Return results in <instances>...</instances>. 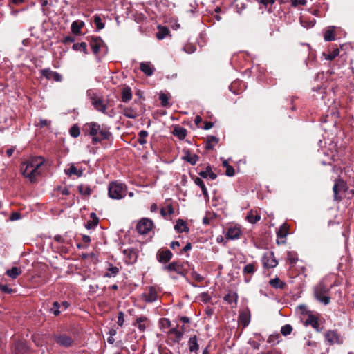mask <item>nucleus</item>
Instances as JSON below:
<instances>
[{
  "label": "nucleus",
  "instance_id": "1",
  "mask_svg": "<svg viewBox=\"0 0 354 354\" xmlns=\"http://www.w3.org/2000/svg\"><path fill=\"white\" fill-rule=\"evenodd\" d=\"M44 160L41 156L32 158L22 163L21 171L23 176L28 178L30 182L37 180L41 175L39 168L44 164Z\"/></svg>",
  "mask_w": 354,
  "mask_h": 354
},
{
  "label": "nucleus",
  "instance_id": "2",
  "mask_svg": "<svg viewBox=\"0 0 354 354\" xmlns=\"http://www.w3.org/2000/svg\"><path fill=\"white\" fill-rule=\"evenodd\" d=\"M83 131L93 137V144H97L103 140L109 139L111 135L107 129L102 128L99 124L94 122L86 124Z\"/></svg>",
  "mask_w": 354,
  "mask_h": 354
},
{
  "label": "nucleus",
  "instance_id": "3",
  "mask_svg": "<svg viewBox=\"0 0 354 354\" xmlns=\"http://www.w3.org/2000/svg\"><path fill=\"white\" fill-rule=\"evenodd\" d=\"M330 290L323 281H320L314 288V297L319 302L327 305L330 301V297L328 296Z\"/></svg>",
  "mask_w": 354,
  "mask_h": 354
},
{
  "label": "nucleus",
  "instance_id": "4",
  "mask_svg": "<svg viewBox=\"0 0 354 354\" xmlns=\"http://www.w3.org/2000/svg\"><path fill=\"white\" fill-rule=\"evenodd\" d=\"M127 187L122 183L111 182L109 185V196L113 199H121L126 196Z\"/></svg>",
  "mask_w": 354,
  "mask_h": 354
},
{
  "label": "nucleus",
  "instance_id": "5",
  "mask_svg": "<svg viewBox=\"0 0 354 354\" xmlns=\"http://www.w3.org/2000/svg\"><path fill=\"white\" fill-rule=\"evenodd\" d=\"M348 189L346 183L341 178H337L335 181V184L333 187L334 194V200L336 201H340L342 199V194L345 193Z\"/></svg>",
  "mask_w": 354,
  "mask_h": 354
},
{
  "label": "nucleus",
  "instance_id": "6",
  "mask_svg": "<svg viewBox=\"0 0 354 354\" xmlns=\"http://www.w3.org/2000/svg\"><path fill=\"white\" fill-rule=\"evenodd\" d=\"M152 221L148 218H142L137 224L136 230L139 234H146L152 229Z\"/></svg>",
  "mask_w": 354,
  "mask_h": 354
},
{
  "label": "nucleus",
  "instance_id": "7",
  "mask_svg": "<svg viewBox=\"0 0 354 354\" xmlns=\"http://www.w3.org/2000/svg\"><path fill=\"white\" fill-rule=\"evenodd\" d=\"M91 102L92 105L94 106L95 109L103 113H106L107 106L104 102V100L102 99V97L97 95H93V96L91 97Z\"/></svg>",
  "mask_w": 354,
  "mask_h": 354
},
{
  "label": "nucleus",
  "instance_id": "8",
  "mask_svg": "<svg viewBox=\"0 0 354 354\" xmlns=\"http://www.w3.org/2000/svg\"><path fill=\"white\" fill-rule=\"evenodd\" d=\"M165 269L170 272H175L182 276H185L187 273V271L184 268L183 265L176 261L170 263L168 266L165 267Z\"/></svg>",
  "mask_w": 354,
  "mask_h": 354
},
{
  "label": "nucleus",
  "instance_id": "9",
  "mask_svg": "<svg viewBox=\"0 0 354 354\" xmlns=\"http://www.w3.org/2000/svg\"><path fill=\"white\" fill-rule=\"evenodd\" d=\"M263 263L266 268H273L277 266L278 262L275 259L274 253L270 252L263 256Z\"/></svg>",
  "mask_w": 354,
  "mask_h": 354
},
{
  "label": "nucleus",
  "instance_id": "10",
  "mask_svg": "<svg viewBox=\"0 0 354 354\" xmlns=\"http://www.w3.org/2000/svg\"><path fill=\"white\" fill-rule=\"evenodd\" d=\"M42 76L47 80H53L56 82H61L62 77L60 74L55 71H51L50 68H45L41 71Z\"/></svg>",
  "mask_w": 354,
  "mask_h": 354
},
{
  "label": "nucleus",
  "instance_id": "11",
  "mask_svg": "<svg viewBox=\"0 0 354 354\" xmlns=\"http://www.w3.org/2000/svg\"><path fill=\"white\" fill-rule=\"evenodd\" d=\"M103 41L100 37H92L89 40L91 48L95 55H97Z\"/></svg>",
  "mask_w": 354,
  "mask_h": 354
},
{
  "label": "nucleus",
  "instance_id": "12",
  "mask_svg": "<svg viewBox=\"0 0 354 354\" xmlns=\"http://www.w3.org/2000/svg\"><path fill=\"white\" fill-rule=\"evenodd\" d=\"M325 338L330 345L340 344L342 342L339 335L335 330H329L326 333Z\"/></svg>",
  "mask_w": 354,
  "mask_h": 354
},
{
  "label": "nucleus",
  "instance_id": "13",
  "mask_svg": "<svg viewBox=\"0 0 354 354\" xmlns=\"http://www.w3.org/2000/svg\"><path fill=\"white\" fill-rule=\"evenodd\" d=\"M55 339L58 344L65 347L71 346L73 342V339L66 335L55 336Z\"/></svg>",
  "mask_w": 354,
  "mask_h": 354
},
{
  "label": "nucleus",
  "instance_id": "14",
  "mask_svg": "<svg viewBox=\"0 0 354 354\" xmlns=\"http://www.w3.org/2000/svg\"><path fill=\"white\" fill-rule=\"evenodd\" d=\"M239 322L243 327L249 325L250 322V312L248 309L241 311L239 316Z\"/></svg>",
  "mask_w": 354,
  "mask_h": 354
},
{
  "label": "nucleus",
  "instance_id": "15",
  "mask_svg": "<svg viewBox=\"0 0 354 354\" xmlns=\"http://www.w3.org/2000/svg\"><path fill=\"white\" fill-rule=\"evenodd\" d=\"M168 334L171 335V339L174 343H178L183 336V331H180L177 328H172L168 332Z\"/></svg>",
  "mask_w": 354,
  "mask_h": 354
},
{
  "label": "nucleus",
  "instance_id": "16",
  "mask_svg": "<svg viewBox=\"0 0 354 354\" xmlns=\"http://www.w3.org/2000/svg\"><path fill=\"white\" fill-rule=\"evenodd\" d=\"M188 346L190 353L198 354L199 350V344L198 343V338L196 335L191 337L188 341Z\"/></svg>",
  "mask_w": 354,
  "mask_h": 354
},
{
  "label": "nucleus",
  "instance_id": "17",
  "mask_svg": "<svg viewBox=\"0 0 354 354\" xmlns=\"http://www.w3.org/2000/svg\"><path fill=\"white\" fill-rule=\"evenodd\" d=\"M172 256L171 252L169 250L159 251L158 253V261L160 263H167L171 260Z\"/></svg>",
  "mask_w": 354,
  "mask_h": 354
},
{
  "label": "nucleus",
  "instance_id": "18",
  "mask_svg": "<svg viewBox=\"0 0 354 354\" xmlns=\"http://www.w3.org/2000/svg\"><path fill=\"white\" fill-rule=\"evenodd\" d=\"M241 234V230L237 227H230L227 229L226 238L228 239H236L240 237Z\"/></svg>",
  "mask_w": 354,
  "mask_h": 354
},
{
  "label": "nucleus",
  "instance_id": "19",
  "mask_svg": "<svg viewBox=\"0 0 354 354\" xmlns=\"http://www.w3.org/2000/svg\"><path fill=\"white\" fill-rule=\"evenodd\" d=\"M157 292L153 287H149L148 292L143 294V297L147 302H153L157 299Z\"/></svg>",
  "mask_w": 354,
  "mask_h": 354
},
{
  "label": "nucleus",
  "instance_id": "20",
  "mask_svg": "<svg viewBox=\"0 0 354 354\" xmlns=\"http://www.w3.org/2000/svg\"><path fill=\"white\" fill-rule=\"evenodd\" d=\"M219 142V138L214 136H208L205 140V148L208 150L214 149V146Z\"/></svg>",
  "mask_w": 354,
  "mask_h": 354
},
{
  "label": "nucleus",
  "instance_id": "21",
  "mask_svg": "<svg viewBox=\"0 0 354 354\" xmlns=\"http://www.w3.org/2000/svg\"><path fill=\"white\" fill-rule=\"evenodd\" d=\"M140 68L147 76H151L154 71V68L150 62L140 63Z\"/></svg>",
  "mask_w": 354,
  "mask_h": 354
},
{
  "label": "nucleus",
  "instance_id": "22",
  "mask_svg": "<svg viewBox=\"0 0 354 354\" xmlns=\"http://www.w3.org/2000/svg\"><path fill=\"white\" fill-rule=\"evenodd\" d=\"M174 229L179 233L183 232H187L189 231L186 222L182 219L177 220Z\"/></svg>",
  "mask_w": 354,
  "mask_h": 354
},
{
  "label": "nucleus",
  "instance_id": "23",
  "mask_svg": "<svg viewBox=\"0 0 354 354\" xmlns=\"http://www.w3.org/2000/svg\"><path fill=\"white\" fill-rule=\"evenodd\" d=\"M84 170L80 169H77L73 164H71L68 169L65 170L66 174L68 176L76 175L80 177L83 175Z\"/></svg>",
  "mask_w": 354,
  "mask_h": 354
},
{
  "label": "nucleus",
  "instance_id": "24",
  "mask_svg": "<svg viewBox=\"0 0 354 354\" xmlns=\"http://www.w3.org/2000/svg\"><path fill=\"white\" fill-rule=\"evenodd\" d=\"M122 101L127 102L132 98V93L130 87L124 86L122 90Z\"/></svg>",
  "mask_w": 354,
  "mask_h": 354
},
{
  "label": "nucleus",
  "instance_id": "25",
  "mask_svg": "<svg viewBox=\"0 0 354 354\" xmlns=\"http://www.w3.org/2000/svg\"><path fill=\"white\" fill-rule=\"evenodd\" d=\"M173 134L180 140H183L187 136V130L183 127L177 126L174 127Z\"/></svg>",
  "mask_w": 354,
  "mask_h": 354
},
{
  "label": "nucleus",
  "instance_id": "26",
  "mask_svg": "<svg viewBox=\"0 0 354 354\" xmlns=\"http://www.w3.org/2000/svg\"><path fill=\"white\" fill-rule=\"evenodd\" d=\"M306 324L312 326L316 330L319 331V324L317 317L309 315L306 320Z\"/></svg>",
  "mask_w": 354,
  "mask_h": 354
},
{
  "label": "nucleus",
  "instance_id": "27",
  "mask_svg": "<svg viewBox=\"0 0 354 354\" xmlns=\"http://www.w3.org/2000/svg\"><path fill=\"white\" fill-rule=\"evenodd\" d=\"M147 320V318L146 317H140L137 318L133 324L135 326H138L140 332H144L146 329V326L144 322H145Z\"/></svg>",
  "mask_w": 354,
  "mask_h": 354
},
{
  "label": "nucleus",
  "instance_id": "28",
  "mask_svg": "<svg viewBox=\"0 0 354 354\" xmlns=\"http://www.w3.org/2000/svg\"><path fill=\"white\" fill-rule=\"evenodd\" d=\"M28 347L23 342H19L15 344V354H24L27 352Z\"/></svg>",
  "mask_w": 354,
  "mask_h": 354
},
{
  "label": "nucleus",
  "instance_id": "29",
  "mask_svg": "<svg viewBox=\"0 0 354 354\" xmlns=\"http://www.w3.org/2000/svg\"><path fill=\"white\" fill-rule=\"evenodd\" d=\"M199 158L196 154H192L189 151H187L185 153V156L183 157V160L190 163L192 165H194L196 162L198 160Z\"/></svg>",
  "mask_w": 354,
  "mask_h": 354
},
{
  "label": "nucleus",
  "instance_id": "30",
  "mask_svg": "<svg viewBox=\"0 0 354 354\" xmlns=\"http://www.w3.org/2000/svg\"><path fill=\"white\" fill-rule=\"evenodd\" d=\"M158 30L156 37L159 40L164 39L169 33V29L165 26H158Z\"/></svg>",
  "mask_w": 354,
  "mask_h": 354
},
{
  "label": "nucleus",
  "instance_id": "31",
  "mask_svg": "<svg viewBox=\"0 0 354 354\" xmlns=\"http://www.w3.org/2000/svg\"><path fill=\"white\" fill-rule=\"evenodd\" d=\"M199 175H200V176H201L202 178H206L208 176H209V178L212 180H214L217 177L216 174L212 171V168L210 166H207L206 167L205 171L199 172Z\"/></svg>",
  "mask_w": 354,
  "mask_h": 354
},
{
  "label": "nucleus",
  "instance_id": "32",
  "mask_svg": "<svg viewBox=\"0 0 354 354\" xmlns=\"http://www.w3.org/2000/svg\"><path fill=\"white\" fill-rule=\"evenodd\" d=\"M269 283L271 286L275 288L283 289L286 286V283L281 281L278 277L270 279Z\"/></svg>",
  "mask_w": 354,
  "mask_h": 354
},
{
  "label": "nucleus",
  "instance_id": "33",
  "mask_svg": "<svg viewBox=\"0 0 354 354\" xmlns=\"http://www.w3.org/2000/svg\"><path fill=\"white\" fill-rule=\"evenodd\" d=\"M123 115L128 118L132 119H134L138 117V113L136 111L131 107L124 108L123 110Z\"/></svg>",
  "mask_w": 354,
  "mask_h": 354
},
{
  "label": "nucleus",
  "instance_id": "34",
  "mask_svg": "<svg viewBox=\"0 0 354 354\" xmlns=\"http://www.w3.org/2000/svg\"><path fill=\"white\" fill-rule=\"evenodd\" d=\"M22 271L17 267H12L11 269L6 271V274L12 279H16L21 274Z\"/></svg>",
  "mask_w": 354,
  "mask_h": 354
},
{
  "label": "nucleus",
  "instance_id": "35",
  "mask_svg": "<svg viewBox=\"0 0 354 354\" xmlns=\"http://www.w3.org/2000/svg\"><path fill=\"white\" fill-rule=\"evenodd\" d=\"M78 191L82 195L86 196H90L92 193V189L90 186L84 184H81L78 186Z\"/></svg>",
  "mask_w": 354,
  "mask_h": 354
},
{
  "label": "nucleus",
  "instance_id": "36",
  "mask_svg": "<svg viewBox=\"0 0 354 354\" xmlns=\"http://www.w3.org/2000/svg\"><path fill=\"white\" fill-rule=\"evenodd\" d=\"M288 234V227L286 224H283L277 232V236L281 239H285Z\"/></svg>",
  "mask_w": 354,
  "mask_h": 354
},
{
  "label": "nucleus",
  "instance_id": "37",
  "mask_svg": "<svg viewBox=\"0 0 354 354\" xmlns=\"http://www.w3.org/2000/svg\"><path fill=\"white\" fill-rule=\"evenodd\" d=\"M119 272V268L115 266H111L108 268L106 272L104 274V277H114Z\"/></svg>",
  "mask_w": 354,
  "mask_h": 354
},
{
  "label": "nucleus",
  "instance_id": "38",
  "mask_svg": "<svg viewBox=\"0 0 354 354\" xmlns=\"http://www.w3.org/2000/svg\"><path fill=\"white\" fill-rule=\"evenodd\" d=\"M194 183L196 185H197L198 186H199L202 190V192L203 194V195L205 196V197H207L208 196V192H207V189L205 185V183L203 181L202 179H201L200 178L198 177H196L195 179H194Z\"/></svg>",
  "mask_w": 354,
  "mask_h": 354
},
{
  "label": "nucleus",
  "instance_id": "39",
  "mask_svg": "<svg viewBox=\"0 0 354 354\" xmlns=\"http://www.w3.org/2000/svg\"><path fill=\"white\" fill-rule=\"evenodd\" d=\"M73 49L74 50H82L84 54H88L87 51V44L86 42L81 43H75L73 46Z\"/></svg>",
  "mask_w": 354,
  "mask_h": 354
},
{
  "label": "nucleus",
  "instance_id": "40",
  "mask_svg": "<svg viewBox=\"0 0 354 354\" xmlns=\"http://www.w3.org/2000/svg\"><path fill=\"white\" fill-rule=\"evenodd\" d=\"M83 26L84 23L82 21H75L71 24V31L74 34H79Z\"/></svg>",
  "mask_w": 354,
  "mask_h": 354
},
{
  "label": "nucleus",
  "instance_id": "41",
  "mask_svg": "<svg viewBox=\"0 0 354 354\" xmlns=\"http://www.w3.org/2000/svg\"><path fill=\"white\" fill-rule=\"evenodd\" d=\"M324 40L326 41H334L335 39V30L333 28H330L324 32Z\"/></svg>",
  "mask_w": 354,
  "mask_h": 354
},
{
  "label": "nucleus",
  "instance_id": "42",
  "mask_svg": "<svg viewBox=\"0 0 354 354\" xmlns=\"http://www.w3.org/2000/svg\"><path fill=\"white\" fill-rule=\"evenodd\" d=\"M237 297L238 295L236 293H228L224 297V300L230 304L234 302L236 305L237 302Z\"/></svg>",
  "mask_w": 354,
  "mask_h": 354
},
{
  "label": "nucleus",
  "instance_id": "43",
  "mask_svg": "<svg viewBox=\"0 0 354 354\" xmlns=\"http://www.w3.org/2000/svg\"><path fill=\"white\" fill-rule=\"evenodd\" d=\"M260 215L258 214H254L253 212H250L248 214L246 218L251 223H256L260 220Z\"/></svg>",
  "mask_w": 354,
  "mask_h": 354
},
{
  "label": "nucleus",
  "instance_id": "44",
  "mask_svg": "<svg viewBox=\"0 0 354 354\" xmlns=\"http://www.w3.org/2000/svg\"><path fill=\"white\" fill-rule=\"evenodd\" d=\"M287 261L290 264H295L298 261L297 253L295 252H288L287 253Z\"/></svg>",
  "mask_w": 354,
  "mask_h": 354
},
{
  "label": "nucleus",
  "instance_id": "45",
  "mask_svg": "<svg viewBox=\"0 0 354 354\" xmlns=\"http://www.w3.org/2000/svg\"><path fill=\"white\" fill-rule=\"evenodd\" d=\"M148 136V132L145 130H142L138 133V142L141 145H144L147 142L145 138Z\"/></svg>",
  "mask_w": 354,
  "mask_h": 354
},
{
  "label": "nucleus",
  "instance_id": "46",
  "mask_svg": "<svg viewBox=\"0 0 354 354\" xmlns=\"http://www.w3.org/2000/svg\"><path fill=\"white\" fill-rule=\"evenodd\" d=\"M292 331V327L290 324H286L281 328V333L283 335H290Z\"/></svg>",
  "mask_w": 354,
  "mask_h": 354
},
{
  "label": "nucleus",
  "instance_id": "47",
  "mask_svg": "<svg viewBox=\"0 0 354 354\" xmlns=\"http://www.w3.org/2000/svg\"><path fill=\"white\" fill-rule=\"evenodd\" d=\"M159 100L162 106L166 107L169 105L168 97L165 93H160L159 95Z\"/></svg>",
  "mask_w": 354,
  "mask_h": 354
},
{
  "label": "nucleus",
  "instance_id": "48",
  "mask_svg": "<svg viewBox=\"0 0 354 354\" xmlns=\"http://www.w3.org/2000/svg\"><path fill=\"white\" fill-rule=\"evenodd\" d=\"M60 308V304L57 301H55L50 308V312H52L55 316H58L60 314V310H59Z\"/></svg>",
  "mask_w": 354,
  "mask_h": 354
},
{
  "label": "nucleus",
  "instance_id": "49",
  "mask_svg": "<svg viewBox=\"0 0 354 354\" xmlns=\"http://www.w3.org/2000/svg\"><path fill=\"white\" fill-rule=\"evenodd\" d=\"M256 268L254 263H249L243 268L244 274H252L254 272Z\"/></svg>",
  "mask_w": 354,
  "mask_h": 354
},
{
  "label": "nucleus",
  "instance_id": "50",
  "mask_svg": "<svg viewBox=\"0 0 354 354\" xmlns=\"http://www.w3.org/2000/svg\"><path fill=\"white\" fill-rule=\"evenodd\" d=\"M280 335L279 334H275V335H270L268 339V342L270 343L273 345L279 343Z\"/></svg>",
  "mask_w": 354,
  "mask_h": 354
},
{
  "label": "nucleus",
  "instance_id": "51",
  "mask_svg": "<svg viewBox=\"0 0 354 354\" xmlns=\"http://www.w3.org/2000/svg\"><path fill=\"white\" fill-rule=\"evenodd\" d=\"M124 254L128 255L131 260H135L136 258V253L135 250L132 248L124 250Z\"/></svg>",
  "mask_w": 354,
  "mask_h": 354
},
{
  "label": "nucleus",
  "instance_id": "52",
  "mask_svg": "<svg viewBox=\"0 0 354 354\" xmlns=\"http://www.w3.org/2000/svg\"><path fill=\"white\" fill-rule=\"evenodd\" d=\"M80 128L77 126V125H73L71 129H70V134L72 137L73 138H77L80 135Z\"/></svg>",
  "mask_w": 354,
  "mask_h": 354
},
{
  "label": "nucleus",
  "instance_id": "53",
  "mask_svg": "<svg viewBox=\"0 0 354 354\" xmlns=\"http://www.w3.org/2000/svg\"><path fill=\"white\" fill-rule=\"evenodd\" d=\"M94 23L96 25L97 30H101L104 28V24L102 22V19L100 16H95L94 17Z\"/></svg>",
  "mask_w": 354,
  "mask_h": 354
},
{
  "label": "nucleus",
  "instance_id": "54",
  "mask_svg": "<svg viewBox=\"0 0 354 354\" xmlns=\"http://www.w3.org/2000/svg\"><path fill=\"white\" fill-rule=\"evenodd\" d=\"M339 53V50L338 48H335L333 50V52L330 53L326 57V59L328 60H333L334 59Z\"/></svg>",
  "mask_w": 354,
  "mask_h": 354
},
{
  "label": "nucleus",
  "instance_id": "55",
  "mask_svg": "<svg viewBox=\"0 0 354 354\" xmlns=\"http://www.w3.org/2000/svg\"><path fill=\"white\" fill-rule=\"evenodd\" d=\"M99 219H95V221L89 220L88 221H87L85 226L87 229H92L97 225Z\"/></svg>",
  "mask_w": 354,
  "mask_h": 354
},
{
  "label": "nucleus",
  "instance_id": "56",
  "mask_svg": "<svg viewBox=\"0 0 354 354\" xmlns=\"http://www.w3.org/2000/svg\"><path fill=\"white\" fill-rule=\"evenodd\" d=\"M160 324L163 328H169L171 326V322L167 318H162L160 320Z\"/></svg>",
  "mask_w": 354,
  "mask_h": 354
},
{
  "label": "nucleus",
  "instance_id": "57",
  "mask_svg": "<svg viewBox=\"0 0 354 354\" xmlns=\"http://www.w3.org/2000/svg\"><path fill=\"white\" fill-rule=\"evenodd\" d=\"M290 1L292 7H297L299 5L304 6L307 2L306 0H290Z\"/></svg>",
  "mask_w": 354,
  "mask_h": 354
},
{
  "label": "nucleus",
  "instance_id": "58",
  "mask_svg": "<svg viewBox=\"0 0 354 354\" xmlns=\"http://www.w3.org/2000/svg\"><path fill=\"white\" fill-rule=\"evenodd\" d=\"M0 290L5 293H12L13 290L10 288L7 285L0 284Z\"/></svg>",
  "mask_w": 354,
  "mask_h": 354
},
{
  "label": "nucleus",
  "instance_id": "59",
  "mask_svg": "<svg viewBox=\"0 0 354 354\" xmlns=\"http://www.w3.org/2000/svg\"><path fill=\"white\" fill-rule=\"evenodd\" d=\"M124 313H123V312L120 311V312L118 313V324L120 326H123V324H124Z\"/></svg>",
  "mask_w": 354,
  "mask_h": 354
},
{
  "label": "nucleus",
  "instance_id": "60",
  "mask_svg": "<svg viewBox=\"0 0 354 354\" xmlns=\"http://www.w3.org/2000/svg\"><path fill=\"white\" fill-rule=\"evenodd\" d=\"M225 174L228 176H234V169L232 166L227 165V167H226Z\"/></svg>",
  "mask_w": 354,
  "mask_h": 354
},
{
  "label": "nucleus",
  "instance_id": "61",
  "mask_svg": "<svg viewBox=\"0 0 354 354\" xmlns=\"http://www.w3.org/2000/svg\"><path fill=\"white\" fill-rule=\"evenodd\" d=\"M57 190L59 191L64 195H68L70 194L68 188L66 187H59Z\"/></svg>",
  "mask_w": 354,
  "mask_h": 354
},
{
  "label": "nucleus",
  "instance_id": "62",
  "mask_svg": "<svg viewBox=\"0 0 354 354\" xmlns=\"http://www.w3.org/2000/svg\"><path fill=\"white\" fill-rule=\"evenodd\" d=\"M259 2L265 6L272 5L274 3L275 0H259Z\"/></svg>",
  "mask_w": 354,
  "mask_h": 354
},
{
  "label": "nucleus",
  "instance_id": "63",
  "mask_svg": "<svg viewBox=\"0 0 354 354\" xmlns=\"http://www.w3.org/2000/svg\"><path fill=\"white\" fill-rule=\"evenodd\" d=\"M213 126H214L213 122H208V121H205V122L204 129H205V130H208V129H211Z\"/></svg>",
  "mask_w": 354,
  "mask_h": 354
},
{
  "label": "nucleus",
  "instance_id": "64",
  "mask_svg": "<svg viewBox=\"0 0 354 354\" xmlns=\"http://www.w3.org/2000/svg\"><path fill=\"white\" fill-rule=\"evenodd\" d=\"M167 214H169V215H171L174 214V208H173V206L171 204H168L167 205Z\"/></svg>",
  "mask_w": 354,
  "mask_h": 354
}]
</instances>
